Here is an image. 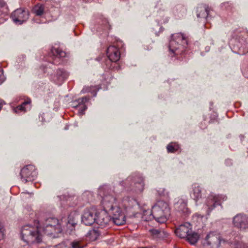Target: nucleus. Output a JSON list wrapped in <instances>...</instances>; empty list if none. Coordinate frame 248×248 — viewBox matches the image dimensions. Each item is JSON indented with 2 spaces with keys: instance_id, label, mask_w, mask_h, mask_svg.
Listing matches in <instances>:
<instances>
[{
  "instance_id": "f257e3e1",
  "label": "nucleus",
  "mask_w": 248,
  "mask_h": 248,
  "mask_svg": "<svg viewBox=\"0 0 248 248\" xmlns=\"http://www.w3.org/2000/svg\"><path fill=\"white\" fill-rule=\"evenodd\" d=\"M98 193L102 197L104 210L112 216L113 222L117 225L124 224L125 217L118 204L115 196L112 194L115 193L114 190L108 185H103L99 187Z\"/></svg>"
},
{
  "instance_id": "f03ea898",
  "label": "nucleus",
  "mask_w": 248,
  "mask_h": 248,
  "mask_svg": "<svg viewBox=\"0 0 248 248\" xmlns=\"http://www.w3.org/2000/svg\"><path fill=\"white\" fill-rule=\"evenodd\" d=\"M151 215L157 222L165 223L170 215L169 204L163 201L157 202L152 208Z\"/></svg>"
},
{
  "instance_id": "7ed1b4c3",
  "label": "nucleus",
  "mask_w": 248,
  "mask_h": 248,
  "mask_svg": "<svg viewBox=\"0 0 248 248\" xmlns=\"http://www.w3.org/2000/svg\"><path fill=\"white\" fill-rule=\"evenodd\" d=\"M187 42L184 35L180 33L173 34L170 41V51L175 55H181L185 51Z\"/></svg>"
},
{
  "instance_id": "20e7f679",
  "label": "nucleus",
  "mask_w": 248,
  "mask_h": 248,
  "mask_svg": "<svg viewBox=\"0 0 248 248\" xmlns=\"http://www.w3.org/2000/svg\"><path fill=\"white\" fill-rule=\"evenodd\" d=\"M22 240L28 244L39 243L42 240L37 226L26 225L23 227L21 232Z\"/></svg>"
},
{
  "instance_id": "39448f33",
  "label": "nucleus",
  "mask_w": 248,
  "mask_h": 248,
  "mask_svg": "<svg viewBox=\"0 0 248 248\" xmlns=\"http://www.w3.org/2000/svg\"><path fill=\"white\" fill-rule=\"evenodd\" d=\"M224 242L219 233L212 232L206 235L202 244L206 248H219L221 243Z\"/></svg>"
},
{
  "instance_id": "423d86ee",
  "label": "nucleus",
  "mask_w": 248,
  "mask_h": 248,
  "mask_svg": "<svg viewBox=\"0 0 248 248\" xmlns=\"http://www.w3.org/2000/svg\"><path fill=\"white\" fill-rule=\"evenodd\" d=\"M133 184L136 185V191L142 192L143 190L144 186L143 179L140 175L130 176L124 181L120 183L123 187H130Z\"/></svg>"
},
{
  "instance_id": "0eeeda50",
  "label": "nucleus",
  "mask_w": 248,
  "mask_h": 248,
  "mask_svg": "<svg viewBox=\"0 0 248 248\" xmlns=\"http://www.w3.org/2000/svg\"><path fill=\"white\" fill-rule=\"evenodd\" d=\"M37 175V172L35 167L32 165L26 166L21 169L20 171L21 180L25 183L34 180Z\"/></svg>"
},
{
  "instance_id": "6e6552de",
  "label": "nucleus",
  "mask_w": 248,
  "mask_h": 248,
  "mask_svg": "<svg viewBox=\"0 0 248 248\" xmlns=\"http://www.w3.org/2000/svg\"><path fill=\"white\" fill-rule=\"evenodd\" d=\"M29 12L22 8L17 9L11 15L13 21L17 25H21L29 18Z\"/></svg>"
},
{
  "instance_id": "1a4fd4ad",
  "label": "nucleus",
  "mask_w": 248,
  "mask_h": 248,
  "mask_svg": "<svg viewBox=\"0 0 248 248\" xmlns=\"http://www.w3.org/2000/svg\"><path fill=\"white\" fill-rule=\"evenodd\" d=\"M96 217V210L94 208H91L85 210L82 217V222L86 225H91L95 221Z\"/></svg>"
},
{
  "instance_id": "9d476101",
  "label": "nucleus",
  "mask_w": 248,
  "mask_h": 248,
  "mask_svg": "<svg viewBox=\"0 0 248 248\" xmlns=\"http://www.w3.org/2000/svg\"><path fill=\"white\" fill-rule=\"evenodd\" d=\"M107 55L108 60L107 62L106 65L108 68H111V65L108 66V63L118 61L120 58V53L118 48L115 46H111L107 49Z\"/></svg>"
},
{
  "instance_id": "9b49d317",
  "label": "nucleus",
  "mask_w": 248,
  "mask_h": 248,
  "mask_svg": "<svg viewBox=\"0 0 248 248\" xmlns=\"http://www.w3.org/2000/svg\"><path fill=\"white\" fill-rule=\"evenodd\" d=\"M78 215L75 213H71L69 215L67 221L65 222L66 226H63L61 231H64L66 233H70L74 229L75 226L78 223Z\"/></svg>"
},
{
  "instance_id": "f8f14e48",
  "label": "nucleus",
  "mask_w": 248,
  "mask_h": 248,
  "mask_svg": "<svg viewBox=\"0 0 248 248\" xmlns=\"http://www.w3.org/2000/svg\"><path fill=\"white\" fill-rule=\"evenodd\" d=\"M234 226L241 230L248 231V217L241 214L235 216L233 219Z\"/></svg>"
},
{
  "instance_id": "ddd939ff",
  "label": "nucleus",
  "mask_w": 248,
  "mask_h": 248,
  "mask_svg": "<svg viewBox=\"0 0 248 248\" xmlns=\"http://www.w3.org/2000/svg\"><path fill=\"white\" fill-rule=\"evenodd\" d=\"M218 197L213 195H209L206 199L205 205L207 208V213L209 215L211 211L217 206L221 204Z\"/></svg>"
},
{
  "instance_id": "4468645a",
  "label": "nucleus",
  "mask_w": 248,
  "mask_h": 248,
  "mask_svg": "<svg viewBox=\"0 0 248 248\" xmlns=\"http://www.w3.org/2000/svg\"><path fill=\"white\" fill-rule=\"evenodd\" d=\"M44 225V231L49 234L52 233V231L55 230L57 227L59 228L60 223L57 218L51 217L47 218L46 220Z\"/></svg>"
},
{
  "instance_id": "2eb2a0df",
  "label": "nucleus",
  "mask_w": 248,
  "mask_h": 248,
  "mask_svg": "<svg viewBox=\"0 0 248 248\" xmlns=\"http://www.w3.org/2000/svg\"><path fill=\"white\" fill-rule=\"evenodd\" d=\"M107 212H102L98 215H96L95 222L101 227H105L110 221L113 222L112 217L108 216Z\"/></svg>"
},
{
  "instance_id": "dca6fc26",
  "label": "nucleus",
  "mask_w": 248,
  "mask_h": 248,
  "mask_svg": "<svg viewBox=\"0 0 248 248\" xmlns=\"http://www.w3.org/2000/svg\"><path fill=\"white\" fill-rule=\"evenodd\" d=\"M190 224L186 223L180 225L175 231L176 234L180 238H186L188 234L191 232Z\"/></svg>"
},
{
  "instance_id": "f3484780",
  "label": "nucleus",
  "mask_w": 248,
  "mask_h": 248,
  "mask_svg": "<svg viewBox=\"0 0 248 248\" xmlns=\"http://www.w3.org/2000/svg\"><path fill=\"white\" fill-rule=\"evenodd\" d=\"M122 204L126 210H130L134 207L139 206L136 200L129 197L124 198L122 200Z\"/></svg>"
},
{
  "instance_id": "a211bd4d",
  "label": "nucleus",
  "mask_w": 248,
  "mask_h": 248,
  "mask_svg": "<svg viewBox=\"0 0 248 248\" xmlns=\"http://www.w3.org/2000/svg\"><path fill=\"white\" fill-rule=\"evenodd\" d=\"M9 9L6 3L0 0V24L3 23L7 19Z\"/></svg>"
},
{
  "instance_id": "6ab92c4d",
  "label": "nucleus",
  "mask_w": 248,
  "mask_h": 248,
  "mask_svg": "<svg viewBox=\"0 0 248 248\" xmlns=\"http://www.w3.org/2000/svg\"><path fill=\"white\" fill-rule=\"evenodd\" d=\"M202 188L197 184L192 185V191L190 194L191 198L195 202H197L202 198Z\"/></svg>"
},
{
  "instance_id": "aec40b11",
  "label": "nucleus",
  "mask_w": 248,
  "mask_h": 248,
  "mask_svg": "<svg viewBox=\"0 0 248 248\" xmlns=\"http://www.w3.org/2000/svg\"><path fill=\"white\" fill-rule=\"evenodd\" d=\"M31 100L29 98L23 102L20 105L17 106L13 108V110L15 113H19L20 112H26L31 108Z\"/></svg>"
},
{
  "instance_id": "412c9836",
  "label": "nucleus",
  "mask_w": 248,
  "mask_h": 248,
  "mask_svg": "<svg viewBox=\"0 0 248 248\" xmlns=\"http://www.w3.org/2000/svg\"><path fill=\"white\" fill-rule=\"evenodd\" d=\"M172 12L175 16L181 18L186 15V9L184 6L179 4L173 8Z\"/></svg>"
},
{
  "instance_id": "4be33fe9",
  "label": "nucleus",
  "mask_w": 248,
  "mask_h": 248,
  "mask_svg": "<svg viewBox=\"0 0 248 248\" xmlns=\"http://www.w3.org/2000/svg\"><path fill=\"white\" fill-rule=\"evenodd\" d=\"M209 9L205 5L200 6L197 8V16L198 18H206L209 15Z\"/></svg>"
},
{
  "instance_id": "5701e85b",
  "label": "nucleus",
  "mask_w": 248,
  "mask_h": 248,
  "mask_svg": "<svg viewBox=\"0 0 248 248\" xmlns=\"http://www.w3.org/2000/svg\"><path fill=\"white\" fill-rule=\"evenodd\" d=\"M187 240L191 244H196L199 239V235L195 232H193L191 230L189 232L187 236L186 237Z\"/></svg>"
},
{
  "instance_id": "b1692460",
  "label": "nucleus",
  "mask_w": 248,
  "mask_h": 248,
  "mask_svg": "<svg viewBox=\"0 0 248 248\" xmlns=\"http://www.w3.org/2000/svg\"><path fill=\"white\" fill-rule=\"evenodd\" d=\"M68 76V74L65 71L61 69H58L56 73V79L59 82L63 81Z\"/></svg>"
},
{
  "instance_id": "393cba45",
  "label": "nucleus",
  "mask_w": 248,
  "mask_h": 248,
  "mask_svg": "<svg viewBox=\"0 0 248 248\" xmlns=\"http://www.w3.org/2000/svg\"><path fill=\"white\" fill-rule=\"evenodd\" d=\"M150 232L153 235L156 236L158 238H164L167 237L168 233L164 231L163 230H159L153 229L150 230Z\"/></svg>"
},
{
  "instance_id": "a878e982",
  "label": "nucleus",
  "mask_w": 248,
  "mask_h": 248,
  "mask_svg": "<svg viewBox=\"0 0 248 248\" xmlns=\"http://www.w3.org/2000/svg\"><path fill=\"white\" fill-rule=\"evenodd\" d=\"M51 52L56 58H62L66 56L65 52L58 48H53L51 50Z\"/></svg>"
},
{
  "instance_id": "bb28decb",
  "label": "nucleus",
  "mask_w": 248,
  "mask_h": 248,
  "mask_svg": "<svg viewBox=\"0 0 248 248\" xmlns=\"http://www.w3.org/2000/svg\"><path fill=\"white\" fill-rule=\"evenodd\" d=\"M44 11V7L42 5L37 4L33 8V13L37 16H42Z\"/></svg>"
},
{
  "instance_id": "cd10ccee",
  "label": "nucleus",
  "mask_w": 248,
  "mask_h": 248,
  "mask_svg": "<svg viewBox=\"0 0 248 248\" xmlns=\"http://www.w3.org/2000/svg\"><path fill=\"white\" fill-rule=\"evenodd\" d=\"M178 144L175 143H170L167 147V151L169 153H174L179 149Z\"/></svg>"
},
{
  "instance_id": "c85d7f7f",
  "label": "nucleus",
  "mask_w": 248,
  "mask_h": 248,
  "mask_svg": "<svg viewBox=\"0 0 248 248\" xmlns=\"http://www.w3.org/2000/svg\"><path fill=\"white\" fill-rule=\"evenodd\" d=\"M70 246L72 248H84L85 246L80 241L78 240H74L71 242Z\"/></svg>"
},
{
  "instance_id": "c756f323",
  "label": "nucleus",
  "mask_w": 248,
  "mask_h": 248,
  "mask_svg": "<svg viewBox=\"0 0 248 248\" xmlns=\"http://www.w3.org/2000/svg\"><path fill=\"white\" fill-rule=\"evenodd\" d=\"M89 98L87 97H84L82 98H78L77 99L75 102L78 103V105H76V106H81L82 105H85L84 103L86 102H87L89 100Z\"/></svg>"
},
{
  "instance_id": "7c9ffc66",
  "label": "nucleus",
  "mask_w": 248,
  "mask_h": 248,
  "mask_svg": "<svg viewBox=\"0 0 248 248\" xmlns=\"http://www.w3.org/2000/svg\"><path fill=\"white\" fill-rule=\"evenodd\" d=\"M74 107L78 108V113L81 115H83L84 113L85 110L87 108V107L85 105H82L79 106H74Z\"/></svg>"
},
{
  "instance_id": "2f4dec72",
  "label": "nucleus",
  "mask_w": 248,
  "mask_h": 248,
  "mask_svg": "<svg viewBox=\"0 0 248 248\" xmlns=\"http://www.w3.org/2000/svg\"><path fill=\"white\" fill-rule=\"evenodd\" d=\"M53 248H70L65 242H63L55 246Z\"/></svg>"
},
{
  "instance_id": "473e14b6",
  "label": "nucleus",
  "mask_w": 248,
  "mask_h": 248,
  "mask_svg": "<svg viewBox=\"0 0 248 248\" xmlns=\"http://www.w3.org/2000/svg\"><path fill=\"white\" fill-rule=\"evenodd\" d=\"M5 229L3 226L0 223V240L4 238Z\"/></svg>"
},
{
  "instance_id": "72a5a7b5",
  "label": "nucleus",
  "mask_w": 248,
  "mask_h": 248,
  "mask_svg": "<svg viewBox=\"0 0 248 248\" xmlns=\"http://www.w3.org/2000/svg\"><path fill=\"white\" fill-rule=\"evenodd\" d=\"M157 192L160 196H165L166 193L165 189L163 188H159Z\"/></svg>"
},
{
  "instance_id": "f704fd0d",
  "label": "nucleus",
  "mask_w": 248,
  "mask_h": 248,
  "mask_svg": "<svg viewBox=\"0 0 248 248\" xmlns=\"http://www.w3.org/2000/svg\"><path fill=\"white\" fill-rule=\"evenodd\" d=\"M4 81L3 76V72L2 69L0 68V84H1Z\"/></svg>"
},
{
  "instance_id": "c9c22d12",
  "label": "nucleus",
  "mask_w": 248,
  "mask_h": 248,
  "mask_svg": "<svg viewBox=\"0 0 248 248\" xmlns=\"http://www.w3.org/2000/svg\"><path fill=\"white\" fill-rule=\"evenodd\" d=\"M91 89V87H84L83 88V89L82 90L81 92L83 93H86V92H90Z\"/></svg>"
},
{
  "instance_id": "e433bc0d",
  "label": "nucleus",
  "mask_w": 248,
  "mask_h": 248,
  "mask_svg": "<svg viewBox=\"0 0 248 248\" xmlns=\"http://www.w3.org/2000/svg\"><path fill=\"white\" fill-rule=\"evenodd\" d=\"M227 165H231L232 164V160L231 159H227L225 161Z\"/></svg>"
},
{
  "instance_id": "4c0bfd02",
  "label": "nucleus",
  "mask_w": 248,
  "mask_h": 248,
  "mask_svg": "<svg viewBox=\"0 0 248 248\" xmlns=\"http://www.w3.org/2000/svg\"><path fill=\"white\" fill-rule=\"evenodd\" d=\"M4 104H5L3 100L0 99V110H1L3 105Z\"/></svg>"
},
{
  "instance_id": "58836bf2",
  "label": "nucleus",
  "mask_w": 248,
  "mask_h": 248,
  "mask_svg": "<svg viewBox=\"0 0 248 248\" xmlns=\"http://www.w3.org/2000/svg\"><path fill=\"white\" fill-rule=\"evenodd\" d=\"M91 234H94L95 235H97V232L95 230H93L90 232Z\"/></svg>"
},
{
  "instance_id": "ea45409f",
  "label": "nucleus",
  "mask_w": 248,
  "mask_h": 248,
  "mask_svg": "<svg viewBox=\"0 0 248 248\" xmlns=\"http://www.w3.org/2000/svg\"><path fill=\"white\" fill-rule=\"evenodd\" d=\"M102 59V57H98V58H96V60L98 61H100Z\"/></svg>"
}]
</instances>
